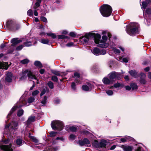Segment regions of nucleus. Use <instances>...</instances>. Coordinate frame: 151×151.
Returning a JSON list of instances; mask_svg holds the SVG:
<instances>
[{
  "mask_svg": "<svg viewBox=\"0 0 151 151\" xmlns=\"http://www.w3.org/2000/svg\"><path fill=\"white\" fill-rule=\"evenodd\" d=\"M95 38L93 39L95 42L96 44H98V46L102 48H106L109 46V44L106 43V42L107 40V37L106 35H103L102 39L103 40L100 41L99 39L101 37V35L97 34L95 35Z\"/></svg>",
  "mask_w": 151,
  "mask_h": 151,
  "instance_id": "f257e3e1",
  "label": "nucleus"
},
{
  "mask_svg": "<svg viewBox=\"0 0 151 151\" xmlns=\"http://www.w3.org/2000/svg\"><path fill=\"white\" fill-rule=\"evenodd\" d=\"M101 14L104 17H108L110 16L112 12V8L109 5L107 4L103 5L100 9Z\"/></svg>",
  "mask_w": 151,
  "mask_h": 151,
  "instance_id": "f03ea898",
  "label": "nucleus"
},
{
  "mask_svg": "<svg viewBox=\"0 0 151 151\" xmlns=\"http://www.w3.org/2000/svg\"><path fill=\"white\" fill-rule=\"evenodd\" d=\"M130 29H128L127 27L126 31L127 33L130 35H134L138 34L139 32L138 28L135 26L134 23H132L130 24Z\"/></svg>",
  "mask_w": 151,
  "mask_h": 151,
  "instance_id": "7ed1b4c3",
  "label": "nucleus"
},
{
  "mask_svg": "<svg viewBox=\"0 0 151 151\" xmlns=\"http://www.w3.org/2000/svg\"><path fill=\"white\" fill-rule=\"evenodd\" d=\"M51 126L53 129H58L59 130H61L64 127L63 123L58 120H55L52 122Z\"/></svg>",
  "mask_w": 151,
  "mask_h": 151,
  "instance_id": "20e7f679",
  "label": "nucleus"
},
{
  "mask_svg": "<svg viewBox=\"0 0 151 151\" xmlns=\"http://www.w3.org/2000/svg\"><path fill=\"white\" fill-rule=\"evenodd\" d=\"M26 73H27V75L29 78L31 79H37L36 76L35 75H34L32 72L30 71H29L28 70H26L23 72V74L24 76L20 78V79L21 80L23 79L24 78V76Z\"/></svg>",
  "mask_w": 151,
  "mask_h": 151,
  "instance_id": "39448f33",
  "label": "nucleus"
},
{
  "mask_svg": "<svg viewBox=\"0 0 151 151\" xmlns=\"http://www.w3.org/2000/svg\"><path fill=\"white\" fill-rule=\"evenodd\" d=\"M13 21L12 20L8 21L6 23V25L9 27H12V29L14 31H16L19 29L20 26L19 25H14L13 24Z\"/></svg>",
  "mask_w": 151,
  "mask_h": 151,
  "instance_id": "423d86ee",
  "label": "nucleus"
},
{
  "mask_svg": "<svg viewBox=\"0 0 151 151\" xmlns=\"http://www.w3.org/2000/svg\"><path fill=\"white\" fill-rule=\"evenodd\" d=\"M95 36H94L93 33H86L85 34V36L82 37L81 39H83V40L85 43H86L88 42L90 38H93Z\"/></svg>",
  "mask_w": 151,
  "mask_h": 151,
  "instance_id": "0eeeda50",
  "label": "nucleus"
},
{
  "mask_svg": "<svg viewBox=\"0 0 151 151\" xmlns=\"http://www.w3.org/2000/svg\"><path fill=\"white\" fill-rule=\"evenodd\" d=\"M10 127L13 130L17 129L18 127V122H13L12 124L6 126L5 127V129H9Z\"/></svg>",
  "mask_w": 151,
  "mask_h": 151,
  "instance_id": "6e6552de",
  "label": "nucleus"
},
{
  "mask_svg": "<svg viewBox=\"0 0 151 151\" xmlns=\"http://www.w3.org/2000/svg\"><path fill=\"white\" fill-rule=\"evenodd\" d=\"M0 148L4 151H13L12 148L11 144H10L9 145H0Z\"/></svg>",
  "mask_w": 151,
  "mask_h": 151,
  "instance_id": "1a4fd4ad",
  "label": "nucleus"
},
{
  "mask_svg": "<svg viewBox=\"0 0 151 151\" xmlns=\"http://www.w3.org/2000/svg\"><path fill=\"white\" fill-rule=\"evenodd\" d=\"M22 42V41L21 40H18V38H13L11 41V42L12 43V46H15Z\"/></svg>",
  "mask_w": 151,
  "mask_h": 151,
  "instance_id": "9d476101",
  "label": "nucleus"
},
{
  "mask_svg": "<svg viewBox=\"0 0 151 151\" xmlns=\"http://www.w3.org/2000/svg\"><path fill=\"white\" fill-rule=\"evenodd\" d=\"M6 76V81L8 82H11L12 80V73L11 72H8L7 73Z\"/></svg>",
  "mask_w": 151,
  "mask_h": 151,
  "instance_id": "9b49d317",
  "label": "nucleus"
},
{
  "mask_svg": "<svg viewBox=\"0 0 151 151\" xmlns=\"http://www.w3.org/2000/svg\"><path fill=\"white\" fill-rule=\"evenodd\" d=\"M92 86L89 83L88 84V85H83L82 86L83 90L85 91H87L90 90L92 88Z\"/></svg>",
  "mask_w": 151,
  "mask_h": 151,
  "instance_id": "f8f14e48",
  "label": "nucleus"
},
{
  "mask_svg": "<svg viewBox=\"0 0 151 151\" xmlns=\"http://www.w3.org/2000/svg\"><path fill=\"white\" fill-rule=\"evenodd\" d=\"M65 129L67 131H68L69 130H70L72 132H76L77 131V127L74 126L70 127L69 126L67 125L65 127Z\"/></svg>",
  "mask_w": 151,
  "mask_h": 151,
  "instance_id": "ddd939ff",
  "label": "nucleus"
},
{
  "mask_svg": "<svg viewBox=\"0 0 151 151\" xmlns=\"http://www.w3.org/2000/svg\"><path fill=\"white\" fill-rule=\"evenodd\" d=\"M140 83L143 84H145L146 83V81L145 80V78H146L145 75L143 73H141L140 74Z\"/></svg>",
  "mask_w": 151,
  "mask_h": 151,
  "instance_id": "4468645a",
  "label": "nucleus"
},
{
  "mask_svg": "<svg viewBox=\"0 0 151 151\" xmlns=\"http://www.w3.org/2000/svg\"><path fill=\"white\" fill-rule=\"evenodd\" d=\"M103 83L106 84H110L113 83L114 81L113 80L109 79L107 78H104L103 79Z\"/></svg>",
  "mask_w": 151,
  "mask_h": 151,
  "instance_id": "2eb2a0df",
  "label": "nucleus"
},
{
  "mask_svg": "<svg viewBox=\"0 0 151 151\" xmlns=\"http://www.w3.org/2000/svg\"><path fill=\"white\" fill-rule=\"evenodd\" d=\"M9 67L8 63L6 62L0 63V68L7 70Z\"/></svg>",
  "mask_w": 151,
  "mask_h": 151,
  "instance_id": "dca6fc26",
  "label": "nucleus"
},
{
  "mask_svg": "<svg viewBox=\"0 0 151 151\" xmlns=\"http://www.w3.org/2000/svg\"><path fill=\"white\" fill-rule=\"evenodd\" d=\"M121 147L124 151H131L132 150V147L127 145H122Z\"/></svg>",
  "mask_w": 151,
  "mask_h": 151,
  "instance_id": "f3484780",
  "label": "nucleus"
},
{
  "mask_svg": "<svg viewBox=\"0 0 151 151\" xmlns=\"http://www.w3.org/2000/svg\"><path fill=\"white\" fill-rule=\"evenodd\" d=\"M118 75V73L115 72H113L110 73L109 75V79L112 80L113 79L116 78V76Z\"/></svg>",
  "mask_w": 151,
  "mask_h": 151,
  "instance_id": "a211bd4d",
  "label": "nucleus"
},
{
  "mask_svg": "<svg viewBox=\"0 0 151 151\" xmlns=\"http://www.w3.org/2000/svg\"><path fill=\"white\" fill-rule=\"evenodd\" d=\"M129 72L130 75L133 77L136 78L138 76L137 72L135 70H131L129 71Z\"/></svg>",
  "mask_w": 151,
  "mask_h": 151,
  "instance_id": "6ab92c4d",
  "label": "nucleus"
},
{
  "mask_svg": "<svg viewBox=\"0 0 151 151\" xmlns=\"http://www.w3.org/2000/svg\"><path fill=\"white\" fill-rule=\"evenodd\" d=\"M106 141L105 140H102L99 143L100 148H105L106 146Z\"/></svg>",
  "mask_w": 151,
  "mask_h": 151,
  "instance_id": "aec40b11",
  "label": "nucleus"
},
{
  "mask_svg": "<svg viewBox=\"0 0 151 151\" xmlns=\"http://www.w3.org/2000/svg\"><path fill=\"white\" fill-rule=\"evenodd\" d=\"M56 149L55 148L51 146H49L46 148L43 151H56Z\"/></svg>",
  "mask_w": 151,
  "mask_h": 151,
  "instance_id": "412c9836",
  "label": "nucleus"
},
{
  "mask_svg": "<svg viewBox=\"0 0 151 151\" xmlns=\"http://www.w3.org/2000/svg\"><path fill=\"white\" fill-rule=\"evenodd\" d=\"M34 64L35 66L39 68H41L42 67V64L41 62L39 61H35Z\"/></svg>",
  "mask_w": 151,
  "mask_h": 151,
  "instance_id": "4be33fe9",
  "label": "nucleus"
},
{
  "mask_svg": "<svg viewBox=\"0 0 151 151\" xmlns=\"http://www.w3.org/2000/svg\"><path fill=\"white\" fill-rule=\"evenodd\" d=\"M100 50L97 48H94L92 51L93 54L96 55H99Z\"/></svg>",
  "mask_w": 151,
  "mask_h": 151,
  "instance_id": "5701e85b",
  "label": "nucleus"
},
{
  "mask_svg": "<svg viewBox=\"0 0 151 151\" xmlns=\"http://www.w3.org/2000/svg\"><path fill=\"white\" fill-rule=\"evenodd\" d=\"M35 119V116H30L29 117L28 119L27 122V124H29L31 122H33L34 121Z\"/></svg>",
  "mask_w": 151,
  "mask_h": 151,
  "instance_id": "b1692460",
  "label": "nucleus"
},
{
  "mask_svg": "<svg viewBox=\"0 0 151 151\" xmlns=\"http://www.w3.org/2000/svg\"><path fill=\"white\" fill-rule=\"evenodd\" d=\"M84 143H85V145H86L88 147H90L91 146L90 142L88 139L87 138H85L83 140Z\"/></svg>",
  "mask_w": 151,
  "mask_h": 151,
  "instance_id": "393cba45",
  "label": "nucleus"
},
{
  "mask_svg": "<svg viewBox=\"0 0 151 151\" xmlns=\"http://www.w3.org/2000/svg\"><path fill=\"white\" fill-rule=\"evenodd\" d=\"M17 107V106H15L12 108L7 116V118L9 117L12 114V113L16 110Z\"/></svg>",
  "mask_w": 151,
  "mask_h": 151,
  "instance_id": "a878e982",
  "label": "nucleus"
},
{
  "mask_svg": "<svg viewBox=\"0 0 151 151\" xmlns=\"http://www.w3.org/2000/svg\"><path fill=\"white\" fill-rule=\"evenodd\" d=\"M46 34L47 35L51 37L53 39H55L56 37V35L52 32L47 33Z\"/></svg>",
  "mask_w": 151,
  "mask_h": 151,
  "instance_id": "bb28decb",
  "label": "nucleus"
},
{
  "mask_svg": "<svg viewBox=\"0 0 151 151\" xmlns=\"http://www.w3.org/2000/svg\"><path fill=\"white\" fill-rule=\"evenodd\" d=\"M42 0H37L35 3L36 6L34 7V9H36L40 6V4Z\"/></svg>",
  "mask_w": 151,
  "mask_h": 151,
  "instance_id": "cd10ccee",
  "label": "nucleus"
},
{
  "mask_svg": "<svg viewBox=\"0 0 151 151\" xmlns=\"http://www.w3.org/2000/svg\"><path fill=\"white\" fill-rule=\"evenodd\" d=\"M130 86L132 90L136 89L138 88V86L137 84L134 83H131Z\"/></svg>",
  "mask_w": 151,
  "mask_h": 151,
  "instance_id": "c85d7f7f",
  "label": "nucleus"
},
{
  "mask_svg": "<svg viewBox=\"0 0 151 151\" xmlns=\"http://www.w3.org/2000/svg\"><path fill=\"white\" fill-rule=\"evenodd\" d=\"M29 137L32 140L36 143H39L38 140L34 137L30 136Z\"/></svg>",
  "mask_w": 151,
  "mask_h": 151,
  "instance_id": "c756f323",
  "label": "nucleus"
},
{
  "mask_svg": "<svg viewBox=\"0 0 151 151\" xmlns=\"http://www.w3.org/2000/svg\"><path fill=\"white\" fill-rule=\"evenodd\" d=\"M47 85L50 89H53L54 88V84L51 81H49L47 83Z\"/></svg>",
  "mask_w": 151,
  "mask_h": 151,
  "instance_id": "7c9ffc66",
  "label": "nucleus"
},
{
  "mask_svg": "<svg viewBox=\"0 0 151 151\" xmlns=\"http://www.w3.org/2000/svg\"><path fill=\"white\" fill-rule=\"evenodd\" d=\"M35 100L34 97H31L28 99L27 101L28 103H31L33 102Z\"/></svg>",
  "mask_w": 151,
  "mask_h": 151,
  "instance_id": "2f4dec72",
  "label": "nucleus"
},
{
  "mask_svg": "<svg viewBox=\"0 0 151 151\" xmlns=\"http://www.w3.org/2000/svg\"><path fill=\"white\" fill-rule=\"evenodd\" d=\"M95 147L99 148V143H98L97 141L95 140L92 144Z\"/></svg>",
  "mask_w": 151,
  "mask_h": 151,
  "instance_id": "473e14b6",
  "label": "nucleus"
},
{
  "mask_svg": "<svg viewBox=\"0 0 151 151\" xmlns=\"http://www.w3.org/2000/svg\"><path fill=\"white\" fill-rule=\"evenodd\" d=\"M22 140L21 139H19L16 140V143L17 145L20 146L22 145Z\"/></svg>",
  "mask_w": 151,
  "mask_h": 151,
  "instance_id": "72a5a7b5",
  "label": "nucleus"
},
{
  "mask_svg": "<svg viewBox=\"0 0 151 151\" xmlns=\"http://www.w3.org/2000/svg\"><path fill=\"white\" fill-rule=\"evenodd\" d=\"M41 42L44 44H47L49 42V40L47 39H42Z\"/></svg>",
  "mask_w": 151,
  "mask_h": 151,
  "instance_id": "f704fd0d",
  "label": "nucleus"
},
{
  "mask_svg": "<svg viewBox=\"0 0 151 151\" xmlns=\"http://www.w3.org/2000/svg\"><path fill=\"white\" fill-rule=\"evenodd\" d=\"M29 62V60L27 59H24L20 61V63L23 64H26L28 63Z\"/></svg>",
  "mask_w": 151,
  "mask_h": 151,
  "instance_id": "c9c22d12",
  "label": "nucleus"
},
{
  "mask_svg": "<svg viewBox=\"0 0 151 151\" xmlns=\"http://www.w3.org/2000/svg\"><path fill=\"white\" fill-rule=\"evenodd\" d=\"M24 111L22 110H19L17 112V115L19 116H22L23 114Z\"/></svg>",
  "mask_w": 151,
  "mask_h": 151,
  "instance_id": "e433bc0d",
  "label": "nucleus"
},
{
  "mask_svg": "<svg viewBox=\"0 0 151 151\" xmlns=\"http://www.w3.org/2000/svg\"><path fill=\"white\" fill-rule=\"evenodd\" d=\"M52 73L56 75L57 76H60V74L59 72L55 70H52Z\"/></svg>",
  "mask_w": 151,
  "mask_h": 151,
  "instance_id": "4c0bfd02",
  "label": "nucleus"
},
{
  "mask_svg": "<svg viewBox=\"0 0 151 151\" xmlns=\"http://www.w3.org/2000/svg\"><path fill=\"white\" fill-rule=\"evenodd\" d=\"M80 76V75L79 73H78L77 72H76L75 73H74V76H73V77L77 79L78 78H79Z\"/></svg>",
  "mask_w": 151,
  "mask_h": 151,
  "instance_id": "58836bf2",
  "label": "nucleus"
},
{
  "mask_svg": "<svg viewBox=\"0 0 151 151\" xmlns=\"http://www.w3.org/2000/svg\"><path fill=\"white\" fill-rule=\"evenodd\" d=\"M145 14L150 16L151 14V9L148 8L147 9L145 12Z\"/></svg>",
  "mask_w": 151,
  "mask_h": 151,
  "instance_id": "ea45409f",
  "label": "nucleus"
},
{
  "mask_svg": "<svg viewBox=\"0 0 151 151\" xmlns=\"http://www.w3.org/2000/svg\"><path fill=\"white\" fill-rule=\"evenodd\" d=\"M24 44L26 46H29L32 45V44L31 42L27 41L24 43Z\"/></svg>",
  "mask_w": 151,
  "mask_h": 151,
  "instance_id": "a19ab883",
  "label": "nucleus"
},
{
  "mask_svg": "<svg viewBox=\"0 0 151 151\" xmlns=\"http://www.w3.org/2000/svg\"><path fill=\"white\" fill-rule=\"evenodd\" d=\"M122 85L120 83L117 82V83H115L114 85V86L115 88H118L122 86Z\"/></svg>",
  "mask_w": 151,
  "mask_h": 151,
  "instance_id": "79ce46f5",
  "label": "nucleus"
},
{
  "mask_svg": "<svg viewBox=\"0 0 151 151\" xmlns=\"http://www.w3.org/2000/svg\"><path fill=\"white\" fill-rule=\"evenodd\" d=\"M106 93L109 96H111L113 94V92L111 90H108L106 91Z\"/></svg>",
  "mask_w": 151,
  "mask_h": 151,
  "instance_id": "37998d69",
  "label": "nucleus"
},
{
  "mask_svg": "<svg viewBox=\"0 0 151 151\" xmlns=\"http://www.w3.org/2000/svg\"><path fill=\"white\" fill-rule=\"evenodd\" d=\"M58 38L59 39L68 38V37L63 35H60L58 36Z\"/></svg>",
  "mask_w": 151,
  "mask_h": 151,
  "instance_id": "c03bdc74",
  "label": "nucleus"
},
{
  "mask_svg": "<svg viewBox=\"0 0 151 151\" xmlns=\"http://www.w3.org/2000/svg\"><path fill=\"white\" fill-rule=\"evenodd\" d=\"M47 99V98L46 96H44L43 99L41 102V103H42V104L44 105H45L46 103Z\"/></svg>",
  "mask_w": 151,
  "mask_h": 151,
  "instance_id": "a18cd8bd",
  "label": "nucleus"
},
{
  "mask_svg": "<svg viewBox=\"0 0 151 151\" xmlns=\"http://www.w3.org/2000/svg\"><path fill=\"white\" fill-rule=\"evenodd\" d=\"M76 137V136L75 135L72 134L70 135L69 138L70 140H73L75 139Z\"/></svg>",
  "mask_w": 151,
  "mask_h": 151,
  "instance_id": "49530a36",
  "label": "nucleus"
},
{
  "mask_svg": "<svg viewBox=\"0 0 151 151\" xmlns=\"http://www.w3.org/2000/svg\"><path fill=\"white\" fill-rule=\"evenodd\" d=\"M147 5V3L145 1H143L142 2V8H143L145 9Z\"/></svg>",
  "mask_w": 151,
  "mask_h": 151,
  "instance_id": "de8ad7c7",
  "label": "nucleus"
},
{
  "mask_svg": "<svg viewBox=\"0 0 151 151\" xmlns=\"http://www.w3.org/2000/svg\"><path fill=\"white\" fill-rule=\"evenodd\" d=\"M27 14L29 16H32L33 15V12L30 9L27 12Z\"/></svg>",
  "mask_w": 151,
  "mask_h": 151,
  "instance_id": "09e8293b",
  "label": "nucleus"
},
{
  "mask_svg": "<svg viewBox=\"0 0 151 151\" xmlns=\"http://www.w3.org/2000/svg\"><path fill=\"white\" fill-rule=\"evenodd\" d=\"M78 143L80 146H83L84 145H85V143H84L83 140H79L78 142Z\"/></svg>",
  "mask_w": 151,
  "mask_h": 151,
  "instance_id": "8fccbe9b",
  "label": "nucleus"
},
{
  "mask_svg": "<svg viewBox=\"0 0 151 151\" xmlns=\"http://www.w3.org/2000/svg\"><path fill=\"white\" fill-rule=\"evenodd\" d=\"M52 80L53 81L55 82H57L58 81V79L57 77L55 76H53L52 77Z\"/></svg>",
  "mask_w": 151,
  "mask_h": 151,
  "instance_id": "3c124183",
  "label": "nucleus"
},
{
  "mask_svg": "<svg viewBox=\"0 0 151 151\" xmlns=\"http://www.w3.org/2000/svg\"><path fill=\"white\" fill-rule=\"evenodd\" d=\"M39 93V91L38 90H35L33 91L32 93V95L33 96H35Z\"/></svg>",
  "mask_w": 151,
  "mask_h": 151,
  "instance_id": "603ef678",
  "label": "nucleus"
},
{
  "mask_svg": "<svg viewBox=\"0 0 151 151\" xmlns=\"http://www.w3.org/2000/svg\"><path fill=\"white\" fill-rule=\"evenodd\" d=\"M99 55H105L106 53V51L104 50H100Z\"/></svg>",
  "mask_w": 151,
  "mask_h": 151,
  "instance_id": "864d4df0",
  "label": "nucleus"
},
{
  "mask_svg": "<svg viewBox=\"0 0 151 151\" xmlns=\"http://www.w3.org/2000/svg\"><path fill=\"white\" fill-rule=\"evenodd\" d=\"M41 20L43 22H47V19L45 17L42 16L40 17Z\"/></svg>",
  "mask_w": 151,
  "mask_h": 151,
  "instance_id": "5fc2aeb1",
  "label": "nucleus"
},
{
  "mask_svg": "<svg viewBox=\"0 0 151 151\" xmlns=\"http://www.w3.org/2000/svg\"><path fill=\"white\" fill-rule=\"evenodd\" d=\"M23 46L22 45L18 46L16 48V50H20L23 48Z\"/></svg>",
  "mask_w": 151,
  "mask_h": 151,
  "instance_id": "6e6d98bb",
  "label": "nucleus"
},
{
  "mask_svg": "<svg viewBox=\"0 0 151 151\" xmlns=\"http://www.w3.org/2000/svg\"><path fill=\"white\" fill-rule=\"evenodd\" d=\"M106 33L107 36H108V37H109V38L111 37V35L110 33H109L107 32L106 31H104L102 32V34L103 35H104V34H105Z\"/></svg>",
  "mask_w": 151,
  "mask_h": 151,
  "instance_id": "4d7b16f0",
  "label": "nucleus"
},
{
  "mask_svg": "<svg viewBox=\"0 0 151 151\" xmlns=\"http://www.w3.org/2000/svg\"><path fill=\"white\" fill-rule=\"evenodd\" d=\"M56 133L54 132H51L50 133V136L51 137H54L55 136Z\"/></svg>",
  "mask_w": 151,
  "mask_h": 151,
  "instance_id": "13d9d810",
  "label": "nucleus"
},
{
  "mask_svg": "<svg viewBox=\"0 0 151 151\" xmlns=\"http://www.w3.org/2000/svg\"><path fill=\"white\" fill-rule=\"evenodd\" d=\"M113 50H114V52L116 53H120V51L119 50L116 49L115 48H114Z\"/></svg>",
  "mask_w": 151,
  "mask_h": 151,
  "instance_id": "bf43d9fd",
  "label": "nucleus"
},
{
  "mask_svg": "<svg viewBox=\"0 0 151 151\" xmlns=\"http://www.w3.org/2000/svg\"><path fill=\"white\" fill-rule=\"evenodd\" d=\"M109 45H110V47L111 48H113V49H114V48H115L114 47L115 46V45L113 42H111L110 44Z\"/></svg>",
  "mask_w": 151,
  "mask_h": 151,
  "instance_id": "052dcab7",
  "label": "nucleus"
},
{
  "mask_svg": "<svg viewBox=\"0 0 151 151\" xmlns=\"http://www.w3.org/2000/svg\"><path fill=\"white\" fill-rule=\"evenodd\" d=\"M60 102V100L59 99H55L54 100V103L55 104H59Z\"/></svg>",
  "mask_w": 151,
  "mask_h": 151,
  "instance_id": "680f3d73",
  "label": "nucleus"
},
{
  "mask_svg": "<svg viewBox=\"0 0 151 151\" xmlns=\"http://www.w3.org/2000/svg\"><path fill=\"white\" fill-rule=\"evenodd\" d=\"M69 35L72 37H75L76 36V34L74 32H70V33Z\"/></svg>",
  "mask_w": 151,
  "mask_h": 151,
  "instance_id": "e2e57ef3",
  "label": "nucleus"
},
{
  "mask_svg": "<svg viewBox=\"0 0 151 151\" xmlns=\"http://www.w3.org/2000/svg\"><path fill=\"white\" fill-rule=\"evenodd\" d=\"M46 92V91L45 89H43L40 93V96H42Z\"/></svg>",
  "mask_w": 151,
  "mask_h": 151,
  "instance_id": "0e129e2a",
  "label": "nucleus"
},
{
  "mask_svg": "<svg viewBox=\"0 0 151 151\" xmlns=\"http://www.w3.org/2000/svg\"><path fill=\"white\" fill-rule=\"evenodd\" d=\"M120 142H119L121 143V142H126V141L127 139H126V138H121L120 139Z\"/></svg>",
  "mask_w": 151,
  "mask_h": 151,
  "instance_id": "69168bd1",
  "label": "nucleus"
},
{
  "mask_svg": "<svg viewBox=\"0 0 151 151\" xmlns=\"http://www.w3.org/2000/svg\"><path fill=\"white\" fill-rule=\"evenodd\" d=\"M45 72V70L44 69H40V73L41 74H43Z\"/></svg>",
  "mask_w": 151,
  "mask_h": 151,
  "instance_id": "338daca9",
  "label": "nucleus"
},
{
  "mask_svg": "<svg viewBox=\"0 0 151 151\" xmlns=\"http://www.w3.org/2000/svg\"><path fill=\"white\" fill-rule=\"evenodd\" d=\"M75 86H76V85L75 83L74 82L72 83V84H71V87L72 88L75 89Z\"/></svg>",
  "mask_w": 151,
  "mask_h": 151,
  "instance_id": "774afa93",
  "label": "nucleus"
}]
</instances>
